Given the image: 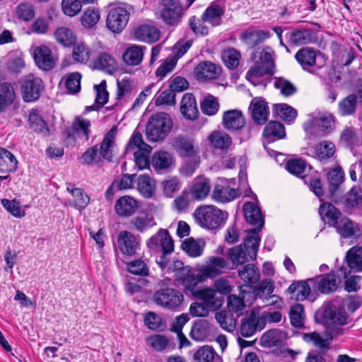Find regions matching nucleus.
<instances>
[{"label": "nucleus", "instance_id": "obj_13", "mask_svg": "<svg viewBox=\"0 0 362 362\" xmlns=\"http://www.w3.org/2000/svg\"><path fill=\"white\" fill-rule=\"evenodd\" d=\"M160 4L163 6L161 11L163 21L170 25L177 24L182 11V6L179 0H160Z\"/></svg>", "mask_w": 362, "mask_h": 362}, {"label": "nucleus", "instance_id": "obj_23", "mask_svg": "<svg viewBox=\"0 0 362 362\" xmlns=\"http://www.w3.org/2000/svg\"><path fill=\"white\" fill-rule=\"evenodd\" d=\"M221 0L211 2L202 13V21L209 23L212 27L222 24V18L225 13V8L220 4Z\"/></svg>", "mask_w": 362, "mask_h": 362}, {"label": "nucleus", "instance_id": "obj_62", "mask_svg": "<svg viewBox=\"0 0 362 362\" xmlns=\"http://www.w3.org/2000/svg\"><path fill=\"white\" fill-rule=\"evenodd\" d=\"M307 163L302 158H293L287 160L286 163V169L291 174L301 177H305L303 175L305 170Z\"/></svg>", "mask_w": 362, "mask_h": 362}, {"label": "nucleus", "instance_id": "obj_53", "mask_svg": "<svg viewBox=\"0 0 362 362\" xmlns=\"http://www.w3.org/2000/svg\"><path fill=\"white\" fill-rule=\"evenodd\" d=\"M305 184L309 186L310 191H312L322 202L326 198L325 192L322 186V180L320 177L316 176H305L303 177Z\"/></svg>", "mask_w": 362, "mask_h": 362}, {"label": "nucleus", "instance_id": "obj_45", "mask_svg": "<svg viewBox=\"0 0 362 362\" xmlns=\"http://www.w3.org/2000/svg\"><path fill=\"white\" fill-rule=\"evenodd\" d=\"M340 142L344 146L352 150L360 144V137L357 130L353 127H345L340 134Z\"/></svg>", "mask_w": 362, "mask_h": 362}, {"label": "nucleus", "instance_id": "obj_47", "mask_svg": "<svg viewBox=\"0 0 362 362\" xmlns=\"http://www.w3.org/2000/svg\"><path fill=\"white\" fill-rule=\"evenodd\" d=\"M314 157L320 161L332 158L335 153V145L332 142L322 141L314 148Z\"/></svg>", "mask_w": 362, "mask_h": 362}, {"label": "nucleus", "instance_id": "obj_29", "mask_svg": "<svg viewBox=\"0 0 362 362\" xmlns=\"http://www.w3.org/2000/svg\"><path fill=\"white\" fill-rule=\"evenodd\" d=\"M172 146L178 155L183 158L192 157L196 154L193 140L184 135L175 137Z\"/></svg>", "mask_w": 362, "mask_h": 362}, {"label": "nucleus", "instance_id": "obj_25", "mask_svg": "<svg viewBox=\"0 0 362 362\" xmlns=\"http://www.w3.org/2000/svg\"><path fill=\"white\" fill-rule=\"evenodd\" d=\"M221 69L216 64L209 61L199 62L194 69V76L201 81L211 80L218 78Z\"/></svg>", "mask_w": 362, "mask_h": 362}, {"label": "nucleus", "instance_id": "obj_5", "mask_svg": "<svg viewBox=\"0 0 362 362\" xmlns=\"http://www.w3.org/2000/svg\"><path fill=\"white\" fill-rule=\"evenodd\" d=\"M206 279L202 269L196 270L189 266H185L179 273H175V280L183 287L186 295H190L197 288L199 283Z\"/></svg>", "mask_w": 362, "mask_h": 362}, {"label": "nucleus", "instance_id": "obj_40", "mask_svg": "<svg viewBox=\"0 0 362 362\" xmlns=\"http://www.w3.org/2000/svg\"><path fill=\"white\" fill-rule=\"evenodd\" d=\"M295 58L304 70L309 71L315 65L316 52L312 48L303 47L296 53Z\"/></svg>", "mask_w": 362, "mask_h": 362}, {"label": "nucleus", "instance_id": "obj_34", "mask_svg": "<svg viewBox=\"0 0 362 362\" xmlns=\"http://www.w3.org/2000/svg\"><path fill=\"white\" fill-rule=\"evenodd\" d=\"M263 136L269 142L282 139L286 136L285 127L279 122L269 121L264 127Z\"/></svg>", "mask_w": 362, "mask_h": 362}, {"label": "nucleus", "instance_id": "obj_14", "mask_svg": "<svg viewBox=\"0 0 362 362\" xmlns=\"http://www.w3.org/2000/svg\"><path fill=\"white\" fill-rule=\"evenodd\" d=\"M312 278L307 280L293 281L288 288V292L297 300L303 301L307 298L315 300L317 294H314Z\"/></svg>", "mask_w": 362, "mask_h": 362}, {"label": "nucleus", "instance_id": "obj_15", "mask_svg": "<svg viewBox=\"0 0 362 362\" xmlns=\"http://www.w3.org/2000/svg\"><path fill=\"white\" fill-rule=\"evenodd\" d=\"M266 325V317L258 316L255 312L243 318L240 325V334L244 337L252 336L257 330H262Z\"/></svg>", "mask_w": 362, "mask_h": 362}, {"label": "nucleus", "instance_id": "obj_46", "mask_svg": "<svg viewBox=\"0 0 362 362\" xmlns=\"http://www.w3.org/2000/svg\"><path fill=\"white\" fill-rule=\"evenodd\" d=\"M281 342L282 332L277 329H272L267 331L260 339L261 346L266 348L281 346Z\"/></svg>", "mask_w": 362, "mask_h": 362}, {"label": "nucleus", "instance_id": "obj_41", "mask_svg": "<svg viewBox=\"0 0 362 362\" xmlns=\"http://www.w3.org/2000/svg\"><path fill=\"white\" fill-rule=\"evenodd\" d=\"M240 193L229 186L216 185L212 193V198L219 202H228L240 196Z\"/></svg>", "mask_w": 362, "mask_h": 362}, {"label": "nucleus", "instance_id": "obj_18", "mask_svg": "<svg viewBox=\"0 0 362 362\" xmlns=\"http://www.w3.org/2000/svg\"><path fill=\"white\" fill-rule=\"evenodd\" d=\"M246 119L242 111L234 109L227 110L223 115V124L230 132H238L245 127Z\"/></svg>", "mask_w": 362, "mask_h": 362}, {"label": "nucleus", "instance_id": "obj_49", "mask_svg": "<svg viewBox=\"0 0 362 362\" xmlns=\"http://www.w3.org/2000/svg\"><path fill=\"white\" fill-rule=\"evenodd\" d=\"M173 161V158L167 151H157L156 152L151 160V164L155 170H165L169 168Z\"/></svg>", "mask_w": 362, "mask_h": 362}, {"label": "nucleus", "instance_id": "obj_60", "mask_svg": "<svg viewBox=\"0 0 362 362\" xmlns=\"http://www.w3.org/2000/svg\"><path fill=\"white\" fill-rule=\"evenodd\" d=\"M273 108L275 113L285 122H292L297 117L296 110L286 103L275 104Z\"/></svg>", "mask_w": 362, "mask_h": 362}, {"label": "nucleus", "instance_id": "obj_42", "mask_svg": "<svg viewBox=\"0 0 362 362\" xmlns=\"http://www.w3.org/2000/svg\"><path fill=\"white\" fill-rule=\"evenodd\" d=\"M145 49V47L136 45L129 47L122 55L123 61L129 66L139 65L143 59Z\"/></svg>", "mask_w": 362, "mask_h": 362}, {"label": "nucleus", "instance_id": "obj_26", "mask_svg": "<svg viewBox=\"0 0 362 362\" xmlns=\"http://www.w3.org/2000/svg\"><path fill=\"white\" fill-rule=\"evenodd\" d=\"M211 184L209 178L204 176H198L192 182L189 194L194 200H203L209 194Z\"/></svg>", "mask_w": 362, "mask_h": 362}, {"label": "nucleus", "instance_id": "obj_48", "mask_svg": "<svg viewBox=\"0 0 362 362\" xmlns=\"http://www.w3.org/2000/svg\"><path fill=\"white\" fill-rule=\"evenodd\" d=\"M357 95L351 93L339 103V112L342 116L354 115L357 109Z\"/></svg>", "mask_w": 362, "mask_h": 362}, {"label": "nucleus", "instance_id": "obj_4", "mask_svg": "<svg viewBox=\"0 0 362 362\" xmlns=\"http://www.w3.org/2000/svg\"><path fill=\"white\" fill-rule=\"evenodd\" d=\"M22 98L25 103L37 101L45 88L42 78L33 74L23 77L19 81Z\"/></svg>", "mask_w": 362, "mask_h": 362}, {"label": "nucleus", "instance_id": "obj_58", "mask_svg": "<svg viewBox=\"0 0 362 362\" xmlns=\"http://www.w3.org/2000/svg\"><path fill=\"white\" fill-rule=\"evenodd\" d=\"M229 259L233 266L242 265L247 262L248 251L243 248L242 244L230 248L228 252Z\"/></svg>", "mask_w": 362, "mask_h": 362}, {"label": "nucleus", "instance_id": "obj_16", "mask_svg": "<svg viewBox=\"0 0 362 362\" xmlns=\"http://www.w3.org/2000/svg\"><path fill=\"white\" fill-rule=\"evenodd\" d=\"M33 57L37 67L43 71H49L56 66V59L52 56V50L45 45L34 49Z\"/></svg>", "mask_w": 362, "mask_h": 362}, {"label": "nucleus", "instance_id": "obj_37", "mask_svg": "<svg viewBox=\"0 0 362 362\" xmlns=\"http://www.w3.org/2000/svg\"><path fill=\"white\" fill-rule=\"evenodd\" d=\"M14 88L9 82H4L0 85V112H4L16 100Z\"/></svg>", "mask_w": 362, "mask_h": 362}, {"label": "nucleus", "instance_id": "obj_10", "mask_svg": "<svg viewBox=\"0 0 362 362\" xmlns=\"http://www.w3.org/2000/svg\"><path fill=\"white\" fill-rule=\"evenodd\" d=\"M337 195L336 204L341 206L344 211L351 213L362 205V189L360 186H353L344 195Z\"/></svg>", "mask_w": 362, "mask_h": 362}, {"label": "nucleus", "instance_id": "obj_32", "mask_svg": "<svg viewBox=\"0 0 362 362\" xmlns=\"http://www.w3.org/2000/svg\"><path fill=\"white\" fill-rule=\"evenodd\" d=\"M290 45L300 46L311 43L314 40V33L311 29H295L286 34Z\"/></svg>", "mask_w": 362, "mask_h": 362}, {"label": "nucleus", "instance_id": "obj_24", "mask_svg": "<svg viewBox=\"0 0 362 362\" xmlns=\"http://www.w3.org/2000/svg\"><path fill=\"white\" fill-rule=\"evenodd\" d=\"M147 247L153 250L163 251L165 248L174 247V240L167 229L160 228L158 232L151 236L146 242Z\"/></svg>", "mask_w": 362, "mask_h": 362}, {"label": "nucleus", "instance_id": "obj_7", "mask_svg": "<svg viewBox=\"0 0 362 362\" xmlns=\"http://www.w3.org/2000/svg\"><path fill=\"white\" fill-rule=\"evenodd\" d=\"M153 299L158 305L169 310H175L180 306L184 296L180 291L174 288L161 286L154 292Z\"/></svg>", "mask_w": 362, "mask_h": 362}, {"label": "nucleus", "instance_id": "obj_31", "mask_svg": "<svg viewBox=\"0 0 362 362\" xmlns=\"http://www.w3.org/2000/svg\"><path fill=\"white\" fill-rule=\"evenodd\" d=\"M319 214L322 219H327L328 225L335 228L343 217L341 212L329 202H322L319 207Z\"/></svg>", "mask_w": 362, "mask_h": 362}, {"label": "nucleus", "instance_id": "obj_33", "mask_svg": "<svg viewBox=\"0 0 362 362\" xmlns=\"http://www.w3.org/2000/svg\"><path fill=\"white\" fill-rule=\"evenodd\" d=\"M209 262V265L202 269L204 275L206 279L216 277L222 274L221 269L229 267L227 260L220 257H211Z\"/></svg>", "mask_w": 362, "mask_h": 362}, {"label": "nucleus", "instance_id": "obj_8", "mask_svg": "<svg viewBox=\"0 0 362 362\" xmlns=\"http://www.w3.org/2000/svg\"><path fill=\"white\" fill-rule=\"evenodd\" d=\"M91 123L90 120L83 119L76 116L71 126L66 127L62 132V136L66 145H74L76 141V134H81L86 141H88L90 134Z\"/></svg>", "mask_w": 362, "mask_h": 362}, {"label": "nucleus", "instance_id": "obj_1", "mask_svg": "<svg viewBox=\"0 0 362 362\" xmlns=\"http://www.w3.org/2000/svg\"><path fill=\"white\" fill-rule=\"evenodd\" d=\"M173 127V121L165 112L152 115L146 124V134L148 141L158 142L165 139Z\"/></svg>", "mask_w": 362, "mask_h": 362}, {"label": "nucleus", "instance_id": "obj_3", "mask_svg": "<svg viewBox=\"0 0 362 362\" xmlns=\"http://www.w3.org/2000/svg\"><path fill=\"white\" fill-rule=\"evenodd\" d=\"M315 320L324 325H345L348 323V315L344 306L328 303L322 310L315 314Z\"/></svg>", "mask_w": 362, "mask_h": 362}, {"label": "nucleus", "instance_id": "obj_57", "mask_svg": "<svg viewBox=\"0 0 362 362\" xmlns=\"http://www.w3.org/2000/svg\"><path fill=\"white\" fill-rule=\"evenodd\" d=\"M127 271L132 274L140 276H148L150 274L147 263L141 259H136L126 264Z\"/></svg>", "mask_w": 362, "mask_h": 362}, {"label": "nucleus", "instance_id": "obj_22", "mask_svg": "<svg viewBox=\"0 0 362 362\" xmlns=\"http://www.w3.org/2000/svg\"><path fill=\"white\" fill-rule=\"evenodd\" d=\"M344 173L341 167L332 169L327 173L329 182L328 192L326 198L331 201H336L337 195L341 192L340 185L344 182Z\"/></svg>", "mask_w": 362, "mask_h": 362}, {"label": "nucleus", "instance_id": "obj_55", "mask_svg": "<svg viewBox=\"0 0 362 362\" xmlns=\"http://www.w3.org/2000/svg\"><path fill=\"white\" fill-rule=\"evenodd\" d=\"M219 106L217 98L211 94L206 95L200 103L201 111L207 116L216 115L219 110Z\"/></svg>", "mask_w": 362, "mask_h": 362}, {"label": "nucleus", "instance_id": "obj_52", "mask_svg": "<svg viewBox=\"0 0 362 362\" xmlns=\"http://www.w3.org/2000/svg\"><path fill=\"white\" fill-rule=\"evenodd\" d=\"M247 235L244 240L243 247L245 250L248 251V255L252 260H255L257 258V252L260 243L261 238L257 234H251L247 232Z\"/></svg>", "mask_w": 362, "mask_h": 362}, {"label": "nucleus", "instance_id": "obj_19", "mask_svg": "<svg viewBox=\"0 0 362 362\" xmlns=\"http://www.w3.org/2000/svg\"><path fill=\"white\" fill-rule=\"evenodd\" d=\"M249 109L254 122L257 125H262L268 120L269 108L267 103L262 98H255L252 100Z\"/></svg>", "mask_w": 362, "mask_h": 362}, {"label": "nucleus", "instance_id": "obj_21", "mask_svg": "<svg viewBox=\"0 0 362 362\" xmlns=\"http://www.w3.org/2000/svg\"><path fill=\"white\" fill-rule=\"evenodd\" d=\"M129 225L132 229L140 233H144L148 229L155 226L156 222L153 214L148 209L140 210L136 216H134Z\"/></svg>", "mask_w": 362, "mask_h": 362}, {"label": "nucleus", "instance_id": "obj_39", "mask_svg": "<svg viewBox=\"0 0 362 362\" xmlns=\"http://www.w3.org/2000/svg\"><path fill=\"white\" fill-rule=\"evenodd\" d=\"M117 128L113 127L105 135L102 142L100 143L99 151L103 158L108 160L109 162L112 161L113 154L112 148L115 144V138L116 135Z\"/></svg>", "mask_w": 362, "mask_h": 362}, {"label": "nucleus", "instance_id": "obj_17", "mask_svg": "<svg viewBox=\"0 0 362 362\" xmlns=\"http://www.w3.org/2000/svg\"><path fill=\"white\" fill-rule=\"evenodd\" d=\"M117 242L121 252L129 256L134 255L140 246L136 236L127 230H122L119 233Z\"/></svg>", "mask_w": 362, "mask_h": 362}, {"label": "nucleus", "instance_id": "obj_9", "mask_svg": "<svg viewBox=\"0 0 362 362\" xmlns=\"http://www.w3.org/2000/svg\"><path fill=\"white\" fill-rule=\"evenodd\" d=\"M130 13L124 7L115 6L110 8L106 26L114 33H120L127 26Z\"/></svg>", "mask_w": 362, "mask_h": 362}, {"label": "nucleus", "instance_id": "obj_6", "mask_svg": "<svg viewBox=\"0 0 362 362\" xmlns=\"http://www.w3.org/2000/svg\"><path fill=\"white\" fill-rule=\"evenodd\" d=\"M314 294L329 295L335 292L341 283V279L334 270L312 278Z\"/></svg>", "mask_w": 362, "mask_h": 362}, {"label": "nucleus", "instance_id": "obj_2", "mask_svg": "<svg viewBox=\"0 0 362 362\" xmlns=\"http://www.w3.org/2000/svg\"><path fill=\"white\" fill-rule=\"evenodd\" d=\"M194 216L202 227L216 230L225 224L228 214L214 205H204L195 210Z\"/></svg>", "mask_w": 362, "mask_h": 362}, {"label": "nucleus", "instance_id": "obj_28", "mask_svg": "<svg viewBox=\"0 0 362 362\" xmlns=\"http://www.w3.org/2000/svg\"><path fill=\"white\" fill-rule=\"evenodd\" d=\"M345 259L349 267V271L346 272V268H341V271L344 270V278L347 277L351 271L362 272V247L355 246L351 247L346 252Z\"/></svg>", "mask_w": 362, "mask_h": 362}, {"label": "nucleus", "instance_id": "obj_50", "mask_svg": "<svg viewBox=\"0 0 362 362\" xmlns=\"http://www.w3.org/2000/svg\"><path fill=\"white\" fill-rule=\"evenodd\" d=\"M208 139L211 146L221 150L228 149L232 143L231 137L228 134L218 131L213 132Z\"/></svg>", "mask_w": 362, "mask_h": 362}, {"label": "nucleus", "instance_id": "obj_56", "mask_svg": "<svg viewBox=\"0 0 362 362\" xmlns=\"http://www.w3.org/2000/svg\"><path fill=\"white\" fill-rule=\"evenodd\" d=\"M191 296L202 300L203 303L210 308L214 307L216 302L214 300L216 296V291L209 288H197L191 294Z\"/></svg>", "mask_w": 362, "mask_h": 362}, {"label": "nucleus", "instance_id": "obj_61", "mask_svg": "<svg viewBox=\"0 0 362 362\" xmlns=\"http://www.w3.org/2000/svg\"><path fill=\"white\" fill-rule=\"evenodd\" d=\"M57 42L65 47H70L76 42V37L72 30L66 27L59 28L54 33Z\"/></svg>", "mask_w": 362, "mask_h": 362}, {"label": "nucleus", "instance_id": "obj_27", "mask_svg": "<svg viewBox=\"0 0 362 362\" xmlns=\"http://www.w3.org/2000/svg\"><path fill=\"white\" fill-rule=\"evenodd\" d=\"M180 112L187 120L195 121L199 117V110L194 95L191 93L183 95L180 103Z\"/></svg>", "mask_w": 362, "mask_h": 362}, {"label": "nucleus", "instance_id": "obj_59", "mask_svg": "<svg viewBox=\"0 0 362 362\" xmlns=\"http://www.w3.org/2000/svg\"><path fill=\"white\" fill-rule=\"evenodd\" d=\"M291 324L296 328L304 327V306L300 303L292 305L289 312Z\"/></svg>", "mask_w": 362, "mask_h": 362}, {"label": "nucleus", "instance_id": "obj_35", "mask_svg": "<svg viewBox=\"0 0 362 362\" xmlns=\"http://www.w3.org/2000/svg\"><path fill=\"white\" fill-rule=\"evenodd\" d=\"M18 168V160L8 150L0 147V173H12Z\"/></svg>", "mask_w": 362, "mask_h": 362}, {"label": "nucleus", "instance_id": "obj_38", "mask_svg": "<svg viewBox=\"0 0 362 362\" xmlns=\"http://www.w3.org/2000/svg\"><path fill=\"white\" fill-rule=\"evenodd\" d=\"M211 333L210 323L204 319L196 320L191 329L190 337L197 341H202L206 339Z\"/></svg>", "mask_w": 362, "mask_h": 362}, {"label": "nucleus", "instance_id": "obj_36", "mask_svg": "<svg viewBox=\"0 0 362 362\" xmlns=\"http://www.w3.org/2000/svg\"><path fill=\"white\" fill-rule=\"evenodd\" d=\"M134 36L141 41L153 43L159 40L160 32L156 27L144 24L135 29Z\"/></svg>", "mask_w": 362, "mask_h": 362}, {"label": "nucleus", "instance_id": "obj_20", "mask_svg": "<svg viewBox=\"0 0 362 362\" xmlns=\"http://www.w3.org/2000/svg\"><path fill=\"white\" fill-rule=\"evenodd\" d=\"M139 208V202L129 195L120 197L115 202V213L121 217L132 216Z\"/></svg>", "mask_w": 362, "mask_h": 362}, {"label": "nucleus", "instance_id": "obj_54", "mask_svg": "<svg viewBox=\"0 0 362 362\" xmlns=\"http://www.w3.org/2000/svg\"><path fill=\"white\" fill-rule=\"evenodd\" d=\"M238 275L244 281L250 284L257 283L260 279L259 269L253 264L244 266L242 270L238 271Z\"/></svg>", "mask_w": 362, "mask_h": 362}, {"label": "nucleus", "instance_id": "obj_12", "mask_svg": "<svg viewBox=\"0 0 362 362\" xmlns=\"http://www.w3.org/2000/svg\"><path fill=\"white\" fill-rule=\"evenodd\" d=\"M244 216L246 221L251 225H257V227L247 230L249 233L257 234L260 232L264 226V221L260 208L255 203L247 202L243 205Z\"/></svg>", "mask_w": 362, "mask_h": 362}, {"label": "nucleus", "instance_id": "obj_64", "mask_svg": "<svg viewBox=\"0 0 362 362\" xmlns=\"http://www.w3.org/2000/svg\"><path fill=\"white\" fill-rule=\"evenodd\" d=\"M181 248L189 256L196 257L203 253V247L193 238H186L181 245Z\"/></svg>", "mask_w": 362, "mask_h": 362}, {"label": "nucleus", "instance_id": "obj_63", "mask_svg": "<svg viewBox=\"0 0 362 362\" xmlns=\"http://www.w3.org/2000/svg\"><path fill=\"white\" fill-rule=\"evenodd\" d=\"M222 60L230 69H235L239 64L240 53L235 48H228L222 53Z\"/></svg>", "mask_w": 362, "mask_h": 362}, {"label": "nucleus", "instance_id": "obj_43", "mask_svg": "<svg viewBox=\"0 0 362 362\" xmlns=\"http://www.w3.org/2000/svg\"><path fill=\"white\" fill-rule=\"evenodd\" d=\"M193 359L194 362H223L214 349L207 345L199 347L194 352Z\"/></svg>", "mask_w": 362, "mask_h": 362}, {"label": "nucleus", "instance_id": "obj_30", "mask_svg": "<svg viewBox=\"0 0 362 362\" xmlns=\"http://www.w3.org/2000/svg\"><path fill=\"white\" fill-rule=\"evenodd\" d=\"M271 34L268 30L247 29L240 35V39L253 48L262 43L270 37Z\"/></svg>", "mask_w": 362, "mask_h": 362}, {"label": "nucleus", "instance_id": "obj_44", "mask_svg": "<svg viewBox=\"0 0 362 362\" xmlns=\"http://www.w3.org/2000/svg\"><path fill=\"white\" fill-rule=\"evenodd\" d=\"M28 125L30 129L37 134L48 136L49 134V129L47 123L43 117L39 115L37 110H33L28 117Z\"/></svg>", "mask_w": 362, "mask_h": 362}, {"label": "nucleus", "instance_id": "obj_11", "mask_svg": "<svg viewBox=\"0 0 362 362\" xmlns=\"http://www.w3.org/2000/svg\"><path fill=\"white\" fill-rule=\"evenodd\" d=\"M335 229L341 238L354 239L362 244V226H360L358 223L351 221L349 218L343 216Z\"/></svg>", "mask_w": 362, "mask_h": 362}, {"label": "nucleus", "instance_id": "obj_51", "mask_svg": "<svg viewBox=\"0 0 362 362\" xmlns=\"http://www.w3.org/2000/svg\"><path fill=\"white\" fill-rule=\"evenodd\" d=\"M155 184L153 180L147 175H142L137 180V189L145 198H151L155 192Z\"/></svg>", "mask_w": 362, "mask_h": 362}]
</instances>
